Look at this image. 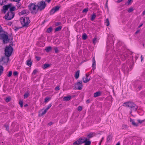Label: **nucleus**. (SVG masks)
Segmentation results:
<instances>
[{
	"mask_svg": "<svg viewBox=\"0 0 145 145\" xmlns=\"http://www.w3.org/2000/svg\"><path fill=\"white\" fill-rule=\"evenodd\" d=\"M92 62L93 63L95 62V57L94 56L92 59Z\"/></svg>",
	"mask_w": 145,
	"mask_h": 145,
	"instance_id": "680f3d73",
	"label": "nucleus"
},
{
	"mask_svg": "<svg viewBox=\"0 0 145 145\" xmlns=\"http://www.w3.org/2000/svg\"><path fill=\"white\" fill-rule=\"evenodd\" d=\"M12 74V72L11 71H10L9 72L8 74L7 75V76L8 77H10Z\"/></svg>",
	"mask_w": 145,
	"mask_h": 145,
	"instance_id": "58836bf2",
	"label": "nucleus"
},
{
	"mask_svg": "<svg viewBox=\"0 0 145 145\" xmlns=\"http://www.w3.org/2000/svg\"><path fill=\"white\" fill-rule=\"evenodd\" d=\"M25 10V14L27 15L29 13V12L27 10Z\"/></svg>",
	"mask_w": 145,
	"mask_h": 145,
	"instance_id": "5fc2aeb1",
	"label": "nucleus"
},
{
	"mask_svg": "<svg viewBox=\"0 0 145 145\" xmlns=\"http://www.w3.org/2000/svg\"><path fill=\"white\" fill-rule=\"evenodd\" d=\"M145 14V9L143 11L142 13V16H144Z\"/></svg>",
	"mask_w": 145,
	"mask_h": 145,
	"instance_id": "69168bd1",
	"label": "nucleus"
},
{
	"mask_svg": "<svg viewBox=\"0 0 145 145\" xmlns=\"http://www.w3.org/2000/svg\"><path fill=\"white\" fill-rule=\"evenodd\" d=\"M140 31V30H137L135 33V34H138Z\"/></svg>",
	"mask_w": 145,
	"mask_h": 145,
	"instance_id": "0e129e2a",
	"label": "nucleus"
},
{
	"mask_svg": "<svg viewBox=\"0 0 145 145\" xmlns=\"http://www.w3.org/2000/svg\"><path fill=\"white\" fill-rule=\"evenodd\" d=\"M21 5V4L19 2H17V3L16 4V6L18 8H21L20 6Z\"/></svg>",
	"mask_w": 145,
	"mask_h": 145,
	"instance_id": "c756f323",
	"label": "nucleus"
},
{
	"mask_svg": "<svg viewBox=\"0 0 145 145\" xmlns=\"http://www.w3.org/2000/svg\"><path fill=\"white\" fill-rule=\"evenodd\" d=\"M112 136L111 135H108L107 138V141H108L111 140L112 138Z\"/></svg>",
	"mask_w": 145,
	"mask_h": 145,
	"instance_id": "7c9ffc66",
	"label": "nucleus"
},
{
	"mask_svg": "<svg viewBox=\"0 0 145 145\" xmlns=\"http://www.w3.org/2000/svg\"><path fill=\"white\" fill-rule=\"evenodd\" d=\"M95 134L94 133H91L87 135V137L88 138V140L90 138H92L93 136V134Z\"/></svg>",
	"mask_w": 145,
	"mask_h": 145,
	"instance_id": "dca6fc26",
	"label": "nucleus"
},
{
	"mask_svg": "<svg viewBox=\"0 0 145 145\" xmlns=\"http://www.w3.org/2000/svg\"><path fill=\"white\" fill-rule=\"evenodd\" d=\"M22 27H17L15 26L14 27V28H15L14 30L15 31H17L19 29L21 28Z\"/></svg>",
	"mask_w": 145,
	"mask_h": 145,
	"instance_id": "3c124183",
	"label": "nucleus"
},
{
	"mask_svg": "<svg viewBox=\"0 0 145 145\" xmlns=\"http://www.w3.org/2000/svg\"><path fill=\"white\" fill-rule=\"evenodd\" d=\"M9 57L7 56H4L2 57L0 59V61L2 62L3 61L4 63L8 62L9 60Z\"/></svg>",
	"mask_w": 145,
	"mask_h": 145,
	"instance_id": "9b49d317",
	"label": "nucleus"
},
{
	"mask_svg": "<svg viewBox=\"0 0 145 145\" xmlns=\"http://www.w3.org/2000/svg\"><path fill=\"white\" fill-rule=\"evenodd\" d=\"M26 64L29 67H31L32 65V62L30 61L29 60H27V61Z\"/></svg>",
	"mask_w": 145,
	"mask_h": 145,
	"instance_id": "412c9836",
	"label": "nucleus"
},
{
	"mask_svg": "<svg viewBox=\"0 0 145 145\" xmlns=\"http://www.w3.org/2000/svg\"><path fill=\"white\" fill-rule=\"evenodd\" d=\"M85 145H90L91 144V141L88 140H87L84 142Z\"/></svg>",
	"mask_w": 145,
	"mask_h": 145,
	"instance_id": "a211bd4d",
	"label": "nucleus"
},
{
	"mask_svg": "<svg viewBox=\"0 0 145 145\" xmlns=\"http://www.w3.org/2000/svg\"><path fill=\"white\" fill-rule=\"evenodd\" d=\"M128 126L124 124L122 125V129H127L128 128Z\"/></svg>",
	"mask_w": 145,
	"mask_h": 145,
	"instance_id": "2f4dec72",
	"label": "nucleus"
},
{
	"mask_svg": "<svg viewBox=\"0 0 145 145\" xmlns=\"http://www.w3.org/2000/svg\"><path fill=\"white\" fill-rule=\"evenodd\" d=\"M61 24V23L60 22H57L55 23V25L57 26Z\"/></svg>",
	"mask_w": 145,
	"mask_h": 145,
	"instance_id": "8fccbe9b",
	"label": "nucleus"
},
{
	"mask_svg": "<svg viewBox=\"0 0 145 145\" xmlns=\"http://www.w3.org/2000/svg\"><path fill=\"white\" fill-rule=\"evenodd\" d=\"M52 49V47L51 46H48L46 47L45 49L46 52H50Z\"/></svg>",
	"mask_w": 145,
	"mask_h": 145,
	"instance_id": "aec40b11",
	"label": "nucleus"
},
{
	"mask_svg": "<svg viewBox=\"0 0 145 145\" xmlns=\"http://www.w3.org/2000/svg\"><path fill=\"white\" fill-rule=\"evenodd\" d=\"M138 121L140 123H142V122H143L144 121V120H142V121H141V120H138Z\"/></svg>",
	"mask_w": 145,
	"mask_h": 145,
	"instance_id": "052dcab7",
	"label": "nucleus"
},
{
	"mask_svg": "<svg viewBox=\"0 0 145 145\" xmlns=\"http://www.w3.org/2000/svg\"><path fill=\"white\" fill-rule=\"evenodd\" d=\"M0 39L3 40V44H5L10 42L12 40V38L11 36L8 37V35L5 34L0 33Z\"/></svg>",
	"mask_w": 145,
	"mask_h": 145,
	"instance_id": "7ed1b4c3",
	"label": "nucleus"
},
{
	"mask_svg": "<svg viewBox=\"0 0 145 145\" xmlns=\"http://www.w3.org/2000/svg\"><path fill=\"white\" fill-rule=\"evenodd\" d=\"M13 50L12 47L10 45L6 46L5 50V56L7 57H9L11 55Z\"/></svg>",
	"mask_w": 145,
	"mask_h": 145,
	"instance_id": "39448f33",
	"label": "nucleus"
},
{
	"mask_svg": "<svg viewBox=\"0 0 145 145\" xmlns=\"http://www.w3.org/2000/svg\"><path fill=\"white\" fill-rule=\"evenodd\" d=\"M130 121L132 123V125L135 126L137 127L138 126V124L136 123L134 120L130 118Z\"/></svg>",
	"mask_w": 145,
	"mask_h": 145,
	"instance_id": "ddd939ff",
	"label": "nucleus"
},
{
	"mask_svg": "<svg viewBox=\"0 0 145 145\" xmlns=\"http://www.w3.org/2000/svg\"><path fill=\"white\" fill-rule=\"evenodd\" d=\"M132 0H128L127 2V5H129L131 3V1H132Z\"/></svg>",
	"mask_w": 145,
	"mask_h": 145,
	"instance_id": "6e6d98bb",
	"label": "nucleus"
},
{
	"mask_svg": "<svg viewBox=\"0 0 145 145\" xmlns=\"http://www.w3.org/2000/svg\"><path fill=\"white\" fill-rule=\"evenodd\" d=\"M20 13L22 15L25 14V10H22L20 12Z\"/></svg>",
	"mask_w": 145,
	"mask_h": 145,
	"instance_id": "864d4df0",
	"label": "nucleus"
},
{
	"mask_svg": "<svg viewBox=\"0 0 145 145\" xmlns=\"http://www.w3.org/2000/svg\"><path fill=\"white\" fill-rule=\"evenodd\" d=\"M52 104H50L47 106V107L46 108L45 110L47 111L51 106Z\"/></svg>",
	"mask_w": 145,
	"mask_h": 145,
	"instance_id": "a18cd8bd",
	"label": "nucleus"
},
{
	"mask_svg": "<svg viewBox=\"0 0 145 145\" xmlns=\"http://www.w3.org/2000/svg\"><path fill=\"white\" fill-rule=\"evenodd\" d=\"M62 28V26H60L56 28L55 29V32H56V31H59Z\"/></svg>",
	"mask_w": 145,
	"mask_h": 145,
	"instance_id": "6ab92c4d",
	"label": "nucleus"
},
{
	"mask_svg": "<svg viewBox=\"0 0 145 145\" xmlns=\"http://www.w3.org/2000/svg\"><path fill=\"white\" fill-rule=\"evenodd\" d=\"M11 1H13L14 2H19L21 0H10Z\"/></svg>",
	"mask_w": 145,
	"mask_h": 145,
	"instance_id": "13d9d810",
	"label": "nucleus"
},
{
	"mask_svg": "<svg viewBox=\"0 0 145 145\" xmlns=\"http://www.w3.org/2000/svg\"><path fill=\"white\" fill-rule=\"evenodd\" d=\"M12 4L10 3L3 6L1 10V13L5 14L9 8L10 9L9 11L11 12H13L14 11L16 10V8L15 6L12 7Z\"/></svg>",
	"mask_w": 145,
	"mask_h": 145,
	"instance_id": "f03ea898",
	"label": "nucleus"
},
{
	"mask_svg": "<svg viewBox=\"0 0 145 145\" xmlns=\"http://www.w3.org/2000/svg\"><path fill=\"white\" fill-rule=\"evenodd\" d=\"M96 15L95 14H93L91 16V20L92 21L96 17Z\"/></svg>",
	"mask_w": 145,
	"mask_h": 145,
	"instance_id": "cd10ccee",
	"label": "nucleus"
},
{
	"mask_svg": "<svg viewBox=\"0 0 145 145\" xmlns=\"http://www.w3.org/2000/svg\"><path fill=\"white\" fill-rule=\"evenodd\" d=\"M123 104L125 105H124V106L129 107L131 110L130 114L132 116V112L136 111L138 108V106L133 102L129 101L125 102ZM123 105L124 106V105Z\"/></svg>",
	"mask_w": 145,
	"mask_h": 145,
	"instance_id": "f257e3e1",
	"label": "nucleus"
},
{
	"mask_svg": "<svg viewBox=\"0 0 145 145\" xmlns=\"http://www.w3.org/2000/svg\"><path fill=\"white\" fill-rule=\"evenodd\" d=\"M50 99V97H46L44 99V102L45 103H46L48 101H49Z\"/></svg>",
	"mask_w": 145,
	"mask_h": 145,
	"instance_id": "c9c22d12",
	"label": "nucleus"
},
{
	"mask_svg": "<svg viewBox=\"0 0 145 145\" xmlns=\"http://www.w3.org/2000/svg\"><path fill=\"white\" fill-rule=\"evenodd\" d=\"M14 15L15 13L14 12L9 11L5 16V19L7 20H11L14 18Z\"/></svg>",
	"mask_w": 145,
	"mask_h": 145,
	"instance_id": "1a4fd4ad",
	"label": "nucleus"
},
{
	"mask_svg": "<svg viewBox=\"0 0 145 145\" xmlns=\"http://www.w3.org/2000/svg\"><path fill=\"white\" fill-rule=\"evenodd\" d=\"M60 8V7L59 6H56L55 7L53 8L54 9L55 11H58L59 8Z\"/></svg>",
	"mask_w": 145,
	"mask_h": 145,
	"instance_id": "a878e982",
	"label": "nucleus"
},
{
	"mask_svg": "<svg viewBox=\"0 0 145 145\" xmlns=\"http://www.w3.org/2000/svg\"><path fill=\"white\" fill-rule=\"evenodd\" d=\"M90 100L89 99H88L86 101L87 103L88 104L90 102Z\"/></svg>",
	"mask_w": 145,
	"mask_h": 145,
	"instance_id": "bf43d9fd",
	"label": "nucleus"
},
{
	"mask_svg": "<svg viewBox=\"0 0 145 145\" xmlns=\"http://www.w3.org/2000/svg\"><path fill=\"white\" fill-rule=\"evenodd\" d=\"M105 23L107 24L106 25L107 26H108L109 25L110 23L108 18L106 19Z\"/></svg>",
	"mask_w": 145,
	"mask_h": 145,
	"instance_id": "e433bc0d",
	"label": "nucleus"
},
{
	"mask_svg": "<svg viewBox=\"0 0 145 145\" xmlns=\"http://www.w3.org/2000/svg\"><path fill=\"white\" fill-rule=\"evenodd\" d=\"M29 95V94L28 93H25L24 95V98H27L28 96Z\"/></svg>",
	"mask_w": 145,
	"mask_h": 145,
	"instance_id": "ea45409f",
	"label": "nucleus"
},
{
	"mask_svg": "<svg viewBox=\"0 0 145 145\" xmlns=\"http://www.w3.org/2000/svg\"><path fill=\"white\" fill-rule=\"evenodd\" d=\"M133 8H129L128 10V12L129 13H130L131 12H132L133 11Z\"/></svg>",
	"mask_w": 145,
	"mask_h": 145,
	"instance_id": "c03bdc74",
	"label": "nucleus"
},
{
	"mask_svg": "<svg viewBox=\"0 0 145 145\" xmlns=\"http://www.w3.org/2000/svg\"><path fill=\"white\" fill-rule=\"evenodd\" d=\"M71 99V96L65 97L63 98V101H68L70 100Z\"/></svg>",
	"mask_w": 145,
	"mask_h": 145,
	"instance_id": "4468645a",
	"label": "nucleus"
},
{
	"mask_svg": "<svg viewBox=\"0 0 145 145\" xmlns=\"http://www.w3.org/2000/svg\"><path fill=\"white\" fill-rule=\"evenodd\" d=\"M3 31L2 27L0 25V33L2 31Z\"/></svg>",
	"mask_w": 145,
	"mask_h": 145,
	"instance_id": "338daca9",
	"label": "nucleus"
},
{
	"mask_svg": "<svg viewBox=\"0 0 145 145\" xmlns=\"http://www.w3.org/2000/svg\"><path fill=\"white\" fill-rule=\"evenodd\" d=\"M3 70V67L2 65L0 66V76L1 75Z\"/></svg>",
	"mask_w": 145,
	"mask_h": 145,
	"instance_id": "5701e85b",
	"label": "nucleus"
},
{
	"mask_svg": "<svg viewBox=\"0 0 145 145\" xmlns=\"http://www.w3.org/2000/svg\"><path fill=\"white\" fill-rule=\"evenodd\" d=\"M35 58L38 61H39L40 59H41V58L40 57H39V56H35Z\"/></svg>",
	"mask_w": 145,
	"mask_h": 145,
	"instance_id": "603ef678",
	"label": "nucleus"
},
{
	"mask_svg": "<svg viewBox=\"0 0 145 145\" xmlns=\"http://www.w3.org/2000/svg\"><path fill=\"white\" fill-rule=\"evenodd\" d=\"M88 140L87 138L82 137L80 138L78 140L74 142L73 143V145H81L84 143L85 142Z\"/></svg>",
	"mask_w": 145,
	"mask_h": 145,
	"instance_id": "0eeeda50",
	"label": "nucleus"
},
{
	"mask_svg": "<svg viewBox=\"0 0 145 145\" xmlns=\"http://www.w3.org/2000/svg\"><path fill=\"white\" fill-rule=\"evenodd\" d=\"M11 98L10 97H7L5 99V101L7 102H9L11 100Z\"/></svg>",
	"mask_w": 145,
	"mask_h": 145,
	"instance_id": "37998d69",
	"label": "nucleus"
},
{
	"mask_svg": "<svg viewBox=\"0 0 145 145\" xmlns=\"http://www.w3.org/2000/svg\"><path fill=\"white\" fill-rule=\"evenodd\" d=\"M13 74L14 76H18V72L16 71H15L13 72Z\"/></svg>",
	"mask_w": 145,
	"mask_h": 145,
	"instance_id": "49530a36",
	"label": "nucleus"
},
{
	"mask_svg": "<svg viewBox=\"0 0 145 145\" xmlns=\"http://www.w3.org/2000/svg\"><path fill=\"white\" fill-rule=\"evenodd\" d=\"M87 38V36L86 34L84 33L83 35L82 36V38L83 39L85 40Z\"/></svg>",
	"mask_w": 145,
	"mask_h": 145,
	"instance_id": "bb28decb",
	"label": "nucleus"
},
{
	"mask_svg": "<svg viewBox=\"0 0 145 145\" xmlns=\"http://www.w3.org/2000/svg\"><path fill=\"white\" fill-rule=\"evenodd\" d=\"M4 126L6 128V130L9 131V125L7 124L6 123L4 124Z\"/></svg>",
	"mask_w": 145,
	"mask_h": 145,
	"instance_id": "393cba45",
	"label": "nucleus"
},
{
	"mask_svg": "<svg viewBox=\"0 0 145 145\" xmlns=\"http://www.w3.org/2000/svg\"><path fill=\"white\" fill-rule=\"evenodd\" d=\"M82 80H80L75 84V87L74 88L75 89L81 90L82 89L83 85L82 84Z\"/></svg>",
	"mask_w": 145,
	"mask_h": 145,
	"instance_id": "9d476101",
	"label": "nucleus"
},
{
	"mask_svg": "<svg viewBox=\"0 0 145 145\" xmlns=\"http://www.w3.org/2000/svg\"><path fill=\"white\" fill-rule=\"evenodd\" d=\"M82 109V107L81 106H79L78 108V111H81Z\"/></svg>",
	"mask_w": 145,
	"mask_h": 145,
	"instance_id": "de8ad7c7",
	"label": "nucleus"
},
{
	"mask_svg": "<svg viewBox=\"0 0 145 145\" xmlns=\"http://www.w3.org/2000/svg\"><path fill=\"white\" fill-rule=\"evenodd\" d=\"M80 73L79 70H78L76 72L74 77L76 79H77L79 76Z\"/></svg>",
	"mask_w": 145,
	"mask_h": 145,
	"instance_id": "2eb2a0df",
	"label": "nucleus"
},
{
	"mask_svg": "<svg viewBox=\"0 0 145 145\" xmlns=\"http://www.w3.org/2000/svg\"><path fill=\"white\" fill-rule=\"evenodd\" d=\"M84 78L83 77L82 78V80L83 81V82L85 83H86L87 82H88L90 80L89 78H88V77H86V80H84Z\"/></svg>",
	"mask_w": 145,
	"mask_h": 145,
	"instance_id": "f3484780",
	"label": "nucleus"
},
{
	"mask_svg": "<svg viewBox=\"0 0 145 145\" xmlns=\"http://www.w3.org/2000/svg\"><path fill=\"white\" fill-rule=\"evenodd\" d=\"M23 101L20 100L19 101V103L20 106L22 107L23 106Z\"/></svg>",
	"mask_w": 145,
	"mask_h": 145,
	"instance_id": "79ce46f5",
	"label": "nucleus"
},
{
	"mask_svg": "<svg viewBox=\"0 0 145 145\" xmlns=\"http://www.w3.org/2000/svg\"><path fill=\"white\" fill-rule=\"evenodd\" d=\"M107 2H108V1H107L106 2V3L105 7L106 8H107L108 9V6Z\"/></svg>",
	"mask_w": 145,
	"mask_h": 145,
	"instance_id": "e2e57ef3",
	"label": "nucleus"
},
{
	"mask_svg": "<svg viewBox=\"0 0 145 145\" xmlns=\"http://www.w3.org/2000/svg\"><path fill=\"white\" fill-rule=\"evenodd\" d=\"M46 5V4L44 1H41L39 2L37 5V10L41 11L44 9Z\"/></svg>",
	"mask_w": 145,
	"mask_h": 145,
	"instance_id": "6e6552de",
	"label": "nucleus"
},
{
	"mask_svg": "<svg viewBox=\"0 0 145 145\" xmlns=\"http://www.w3.org/2000/svg\"><path fill=\"white\" fill-rule=\"evenodd\" d=\"M101 92L99 91L94 93L93 96L95 97H99L101 95Z\"/></svg>",
	"mask_w": 145,
	"mask_h": 145,
	"instance_id": "f8f14e48",
	"label": "nucleus"
},
{
	"mask_svg": "<svg viewBox=\"0 0 145 145\" xmlns=\"http://www.w3.org/2000/svg\"><path fill=\"white\" fill-rule=\"evenodd\" d=\"M54 50H55V52L56 53H57L59 52V50H58L57 48V47H54Z\"/></svg>",
	"mask_w": 145,
	"mask_h": 145,
	"instance_id": "09e8293b",
	"label": "nucleus"
},
{
	"mask_svg": "<svg viewBox=\"0 0 145 145\" xmlns=\"http://www.w3.org/2000/svg\"><path fill=\"white\" fill-rule=\"evenodd\" d=\"M89 8H87L84 9L82 11V12L83 13H86L88 10Z\"/></svg>",
	"mask_w": 145,
	"mask_h": 145,
	"instance_id": "72a5a7b5",
	"label": "nucleus"
},
{
	"mask_svg": "<svg viewBox=\"0 0 145 145\" xmlns=\"http://www.w3.org/2000/svg\"><path fill=\"white\" fill-rule=\"evenodd\" d=\"M96 63L95 62L93 63L92 65V69L93 70H95L96 68Z\"/></svg>",
	"mask_w": 145,
	"mask_h": 145,
	"instance_id": "473e14b6",
	"label": "nucleus"
},
{
	"mask_svg": "<svg viewBox=\"0 0 145 145\" xmlns=\"http://www.w3.org/2000/svg\"><path fill=\"white\" fill-rule=\"evenodd\" d=\"M21 23L22 25V27H28L30 21L29 17H23L20 19Z\"/></svg>",
	"mask_w": 145,
	"mask_h": 145,
	"instance_id": "20e7f679",
	"label": "nucleus"
},
{
	"mask_svg": "<svg viewBox=\"0 0 145 145\" xmlns=\"http://www.w3.org/2000/svg\"><path fill=\"white\" fill-rule=\"evenodd\" d=\"M52 27H50L47 29L46 32L48 33H50L52 32Z\"/></svg>",
	"mask_w": 145,
	"mask_h": 145,
	"instance_id": "b1692460",
	"label": "nucleus"
},
{
	"mask_svg": "<svg viewBox=\"0 0 145 145\" xmlns=\"http://www.w3.org/2000/svg\"><path fill=\"white\" fill-rule=\"evenodd\" d=\"M55 11V10L53 8H52L50 11V15H52L54 13L56 12V11Z\"/></svg>",
	"mask_w": 145,
	"mask_h": 145,
	"instance_id": "c85d7f7f",
	"label": "nucleus"
},
{
	"mask_svg": "<svg viewBox=\"0 0 145 145\" xmlns=\"http://www.w3.org/2000/svg\"><path fill=\"white\" fill-rule=\"evenodd\" d=\"M50 66V65L49 64H44L43 65L42 68L43 69H45L49 67Z\"/></svg>",
	"mask_w": 145,
	"mask_h": 145,
	"instance_id": "4be33fe9",
	"label": "nucleus"
},
{
	"mask_svg": "<svg viewBox=\"0 0 145 145\" xmlns=\"http://www.w3.org/2000/svg\"><path fill=\"white\" fill-rule=\"evenodd\" d=\"M51 0H45L48 3H49Z\"/></svg>",
	"mask_w": 145,
	"mask_h": 145,
	"instance_id": "774afa93",
	"label": "nucleus"
},
{
	"mask_svg": "<svg viewBox=\"0 0 145 145\" xmlns=\"http://www.w3.org/2000/svg\"><path fill=\"white\" fill-rule=\"evenodd\" d=\"M97 39L95 38L93 39V41L94 44H95V43L98 42V40H97Z\"/></svg>",
	"mask_w": 145,
	"mask_h": 145,
	"instance_id": "f704fd0d",
	"label": "nucleus"
},
{
	"mask_svg": "<svg viewBox=\"0 0 145 145\" xmlns=\"http://www.w3.org/2000/svg\"><path fill=\"white\" fill-rule=\"evenodd\" d=\"M37 71H38L37 69H35L34 70L32 73V75H34L36 74L37 73Z\"/></svg>",
	"mask_w": 145,
	"mask_h": 145,
	"instance_id": "4c0bfd02",
	"label": "nucleus"
},
{
	"mask_svg": "<svg viewBox=\"0 0 145 145\" xmlns=\"http://www.w3.org/2000/svg\"><path fill=\"white\" fill-rule=\"evenodd\" d=\"M55 90L56 91L59 90V86L56 87L55 88Z\"/></svg>",
	"mask_w": 145,
	"mask_h": 145,
	"instance_id": "4d7b16f0",
	"label": "nucleus"
},
{
	"mask_svg": "<svg viewBox=\"0 0 145 145\" xmlns=\"http://www.w3.org/2000/svg\"><path fill=\"white\" fill-rule=\"evenodd\" d=\"M37 5H36L34 3H31L28 6V8L31 11V12L33 14H36L38 10H36V8Z\"/></svg>",
	"mask_w": 145,
	"mask_h": 145,
	"instance_id": "423d86ee",
	"label": "nucleus"
},
{
	"mask_svg": "<svg viewBox=\"0 0 145 145\" xmlns=\"http://www.w3.org/2000/svg\"><path fill=\"white\" fill-rule=\"evenodd\" d=\"M47 111L45 109L42 112V113L40 114H39V115H40L41 116H42L44 114H45L46 112Z\"/></svg>",
	"mask_w": 145,
	"mask_h": 145,
	"instance_id": "a19ab883",
	"label": "nucleus"
}]
</instances>
